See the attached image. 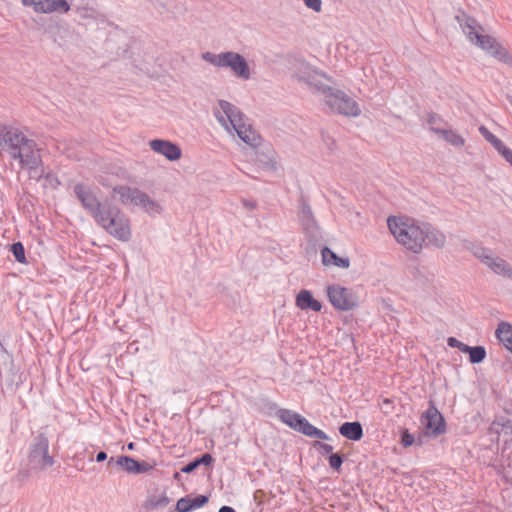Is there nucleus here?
I'll return each mask as SVG.
<instances>
[{
  "instance_id": "1",
  "label": "nucleus",
  "mask_w": 512,
  "mask_h": 512,
  "mask_svg": "<svg viewBox=\"0 0 512 512\" xmlns=\"http://www.w3.org/2000/svg\"><path fill=\"white\" fill-rule=\"evenodd\" d=\"M387 225L396 241L414 253H419L424 246L441 248L446 243V236L429 223L405 216H390Z\"/></svg>"
},
{
  "instance_id": "2",
  "label": "nucleus",
  "mask_w": 512,
  "mask_h": 512,
  "mask_svg": "<svg viewBox=\"0 0 512 512\" xmlns=\"http://www.w3.org/2000/svg\"><path fill=\"white\" fill-rule=\"evenodd\" d=\"M7 153L18 160L22 169L30 172L42 165L40 150L33 139L27 138L19 129L0 124V153Z\"/></svg>"
},
{
  "instance_id": "3",
  "label": "nucleus",
  "mask_w": 512,
  "mask_h": 512,
  "mask_svg": "<svg viewBox=\"0 0 512 512\" xmlns=\"http://www.w3.org/2000/svg\"><path fill=\"white\" fill-rule=\"evenodd\" d=\"M306 68L308 71L301 73L299 80L305 82L314 93L321 95L323 101L332 111L350 117L360 115L361 109L353 98L342 90L325 85L317 79L318 73L316 71L312 73L309 67Z\"/></svg>"
},
{
  "instance_id": "4",
  "label": "nucleus",
  "mask_w": 512,
  "mask_h": 512,
  "mask_svg": "<svg viewBox=\"0 0 512 512\" xmlns=\"http://www.w3.org/2000/svg\"><path fill=\"white\" fill-rule=\"evenodd\" d=\"M219 107L221 112H215V117L219 122L224 123L225 116L244 143L253 148H257L261 144V136L250 125L244 123V115L238 107L226 100H220Z\"/></svg>"
},
{
  "instance_id": "5",
  "label": "nucleus",
  "mask_w": 512,
  "mask_h": 512,
  "mask_svg": "<svg viewBox=\"0 0 512 512\" xmlns=\"http://www.w3.org/2000/svg\"><path fill=\"white\" fill-rule=\"evenodd\" d=\"M94 220L115 239L122 242L131 239L132 231L129 218L117 206L110 203L105 205Z\"/></svg>"
},
{
  "instance_id": "6",
  "label": "nucleus",
  "mask_w": 512,
  "mask_h": 512,
  "mask_svg": "<svg viewBox=\"0 0 512 512\" xmlns=\"http://www.w3.org/2000/svg\"><path fill=\"white\" fill-rule=\"evenodd\" d=\"M202 59L219 68H230L240 79L248 80L251 76L247 60L237 52L226 51L219 54L205 52L202 54Z\"/></svg>"
},
{
  "instance_id": "7",
  "label": "nucleus",
  "mask_w": 512,
  "mask_h": 512,
  "mask_svg": "<svg viewBox=\"0 0 512 512\" xmlns=\"http://www.w3.org/2000/svg\"><path fill=\"white\" fill-rule=\"evenodd\" d=\"M49 439L44 433H39L30 446L28 459L30 464L38 469L45 470L54 464V459L48 453Z\"/></svg>"
},
{
  "instance_id": "8",
  "label": "nucleus",
  "mask_w": 512,
  "mask_h": 512,
  "mask_svg": "<svg viewBox=\"0 0 512 512\" xmlns=\"http://www.w3.org/2000/svg\"><path fill=\"white\" fill-rule=\"evenodd\" d=\"M327 296L332 306L341 311L352 310L356 305V297L352 291L337 284L327 287Z\"/></svg>"
},
{
  "instance_id": "9",
  "label": "nucleus",
  "mask_w": 512,
  "mask_h": 512,
  "mask_svg": "<svg viewBox=\"0 0 512 512\" xmlns=\"http://www.w3.org/2000/svg\"><path fill=\"white\" fill-rule=\"evenodd\" d=\"M73 192L81 202L83 208L86 209L94 219L101 213L104 206L109 204L107 202L101 203L91 188L84 183H77L74 185Z\"/></svg>"
},
{
  "instance_id": "10",
  "label": "nucleus",
  "mask_w": 512,
  "mask_h": 512,
  "mask_svg": "<svg viewBox=\"0 0 512 512\" xmlns=\"http://www.w3.org/2000/svg\"><path fill=\"white\" fill-rule=\"evenodd\" d=\"M482 52L485 56L512 67V55L498 39L490 35H482Z\"/></svg>"
},
{
  "instance_id": "11",
  "label": "nucleus",
  "mask_w": 512,
  "mask_h": 512,
  "mask_svg": "<svg viewBox=\"0 0 512 512\" xmlns=\"http://www.w3.org/2000/svg\"><path fill=\"white\" fill-rule=\"evenodd\" d=\"M23 6L30 7L39 14H65L70 10L67 0H21Z\"/></svg>"
},
{
  "instance_id": "12",
  "label": "nucleus",
  "mask_w": 512,
  "mask_h": 512,
  "mask_svg": "<svg viewBox=\"0 0 512 512\" xmlns=\"http://www.w3.org/2000/svg\"><path fill=\"white\" fill-rule=\"evenodd\" d=\"M421 422L427 429V434L433 437L443 434L446 430L445 419L434 404H430L423 412Z\"/></svg>"
},
{
  "instance_id": "13",
  "label": "nucleus",
  "mask_w": 512,
  "mask_h": 512,
  "mask_svg": "<svg viewBox=\"0 0 512 512\" xmlns=\"http://www.w3.org/2000/svg\"><path fill=\"white\" fill-rule=\"evenodd\" d=\"M277 417L281 422L288 425L291 429L302 433L305 436H309L312 424L301 414L281 408L276 413Z\"/></svg>"
},
{
  "instance_id": "14",
  "label": "nucleus",
  "mask_w": 512,
  "mask_h": 512,
  "mask_svg": "<svg viewBox=\"0 0 512 512\" xmlns=\"http://www.w3.org/2000/svg\"><path fill=\"white\" fill-rule=\"evenodd\" d=\"M488 433L492 436V441H503L504 452L508 449V446H512V423L510 420L504 417L494 420L488 429Z\"/></svg>"
},
{
  "instance_id": "15",
  "label": "nucleus",
  "mask_w": 512,
  "mask_h": 512,
  "mask_svg": "<svg viewBox=\"0 0 512 512\" xmlns=\"http://www.w3.org/2000/svg\"><path fill=\"white\" fill-rule=\"evenodd\" d=\"M149 145L154 152L163 155L169 161H176L182 155L180 147L168 140L153 139Z\"/></svg>"
},
{
  "instance_id": "16",
  "label": "nucleus",
  "mask_w": 512,
  "mask_h": 512,
  "mask_svg": "<svg viewBox=\"0 0 512 512\" xmlns=\"http://www.w3.org/2000/svg\"><path fill=\"white\" fill-rule=\"evenodd\" d=\"M455 19L469 41L476 45H480V32L478 30L477 20L468 16L465 12H459L455 16Z\"/></svg>"
},
{
  "instance_id": "17",
  "label": "nucleus",
  "mask_w": 512,
  "mask_h": 512,
  "mask_svg": "<svg viewBox=\"0 0 512 512\" xmlns=\"http://www.w3.org/2000/svg\"><path fill=\"white\" fill-rule=\"evenodd\" d=\"M298 217L307 235L316 237L319 234V226L313 215L312 209L304 200L301 201Z\"/></svg>"
},
{
  "instance_id": "18",
  "label": "nucleus",
  "mask_w": 512,
  "mask_h": 512,
  "mask_svg": "<svg viewBox=\"0 0 512 512\" xmlns=\"http://www.w3.org/2000/svg\"><path fill=\"white\" fill-rule=\"evenodd\" d=\"M482 264L495 274L512 279V267L504 259L482 253Z\"/></svg>"
},
{
  "instance_id": "19",
  "label": "nucleus",
  "mask_w": 512,
  "mask_h": 512,
  "mask_svg": "<svg viewBox=\"0 0 512 512\" xmlns=\"http://www.w3.org/2000/svg\"><path fill=\"white\" fill-rule=\"evenodd\" d=\"M113 192L119 195V199L122 204H132L134 206H137L138 203H141V198L144 194V192L140 189L127 185L115 186L113 188Z\"/></svg>"
},
{
  "instance_id": "20",
  "label": "nucleus",
  "mask_w": 512,
  "mask_h": 512,
  "mask_svg": "<svg viewBox=\"0 0 512 512\" xmlns=\"http://www.w3.org/2000/svg\"><path fill=\"white\" fill-rule=\"evenodd\" d=\"M296 306L303 311L312 310L319 312L322 309V304L313 297L310 290L302 289L298 292L295 299Z\"/></svg>"
},
{
  "instance_id": "21",
  "label": "nucleus",
  "mask_w": 512,
  "mask_h": 512,
  "mask_svg": "<svg viewBox=\"0 0 512 512\" xmlns=\"http://www.w3.org/2000/svg\"><path fill=\"white\" fill-rule=\"evenodd\" d=\"M482 137L512 166V151L498 136L482 126Z\"/></svg>"
},
{
  "instance_id": "22",
  "label": "nucleus",
  "mask_w": 512,
  "mask_h": 512,
  "mask_svg": "<svg viewBox=\"0 0 512 512\" xmlns=\"http://www.w3.org/2000/svg\"><path fill=\"white\" fill-rule=\"evenodd\" d=\"M208 501L209 497L207 495H197L194 498L185 496L177 501L175 510L177 512H190L192 510L203 507L208 503Z\"/></svg>"
},
{
  "instance_id": "23",
  "label": "nucleus",
  "mask_w": 512,
  "mask_h": 512,
  "mask_svg": "<svg viewBox=\"0 0 512 512\" xmlns=\"http://www.w3.org/2000/svg\"><path fill=\"white\" fill-rule=\"evenodd\" d=\"M339 433L348 440L359 441L363 437V427L358 421L344 422L339 427Z\"/></svg>"
},
{
  "instance_id": "24",
  "label": "nucleus",
  "mask_w": 512,
  "mask_h": 512,
  "mask_svg": "<svg viewBox=\"0 0 512 512\" xmlns=\"http://www.w3.org/2000/svg\"><path fill=\"white\" fill-rule=\"evenodd\" d=\"M322 261L324 265H334L339 268H348L350 266V260L347 257H339L330 248L324 247L322 249Z\"/></svg>"
},
{
  "instance_id": "25",
  "label": "nucleus",
  "mask_w": 512,
  "mask_h": 512,
  "mask_svg": "<svg viewBox=\"0 0 512 512\" xmlns=\"http://www.w3.org/2000/svg\"><path fill=\"white\" fill-rule=\"evenodd\" d=\"M499 341L512 353V325L507 322H501L495 331Z\"/></svg>"
},
{
  "instance_id": "26",
  "label": "nucleus",
  "mask_w": 512,
  "mask_h": 512,
  "mask_svg": "<svg viewBox=\"0 0 512 512\" xmlns=\"http://www.w3.org/2000/svg\"><path fill=\"white\" fill-rule=\"evenodd\" d=\"M107 464H108V466L117 465L129 474H135L136 467H138L136 465L137 460H135L133 457L127 456V455L119 456V457H117L116 460L113 457H111L108 460Z\"/></svg>"
},
{
  "instance_id": "27",
  "label": "nucleus",
  "mask_w": 512,
  "mask_h": 512,
  "mask_svg": "<svg viewBox=\"0 0 512 512\" xmlns=\"http://www.w3.org/2000/svg\"><path fill=\"white\" fill-rule=\"evenodd\" d=\"M213 461H214V459L211 456V454L204 453L200 457H197V458L193 459L192 461H190L189 463H187L186 465H184L181 468V472L182 473H187V474L191 473L196 468H198L200 465L209 466V465L212 464Z\"/></svg>"
},
{
  "instance_id": "28",
  "label": "nucleus",
  "mask_w": 512,
  "mask_h": 512,
  "mask_svg": "<svg viewBox=\"0 0 512 512\" xmlns=\"http://www.w3.org/2000/svg\"><path fill=\"white\" fill-rule=\"evenodd\" d=\"M137 206L143 208L150 215L160 214L162 211L160 204L151 199L145 192L141 198V203H138Z\"/></svg>"
},
{
  "instance_id": "29",
  "label": "nucleus",
  "mask_w": 512,
  "mask_h": 512,
  "mask_svg": "<svg viewBox=\"0 0 512 512\" xmlns=\"http://www.w3.org/2000/svg\"><path fill=\"white\" fill-rule=\"evenodd\" d=\"M438 136L456 147L464 144V139L460 135L451 129H446L445 127L442 130H439Z\"/></svg>"
},
{
  "instance_id": "30",
  "label": "nucleus",
  "mask_w": 512,
  "mask_h": 512,
  "mask_svg": "<svg viewBox=\"0 0 512 512\" xmlns=\"http://www.w3.org/2000/svg\"><path fill=\"white\" fill-rule=\"evenodd\" d=\"M10 251L18 263L26 264L25 249L21 242H15L10 246Z\"/></svg>"
},
{
  "instance_id": "31",
  "label": "nucleus",
  "mask_w": 512,
  "mask_h": 512,
  "mask_svg": "<svg viewBox=\"0 0 512 512\" xmlns=\"http://www.w3.org/2000/svg\"><path fill=\"white\" fill-rule=\"evenodd\" d=\"M427 124L429 126V129L432 132L436 133L437 135L439 134V130H442L444 128L443 120L441 119L440 116H438L435 113H429L427 115Z\"/></svg>"
},
{
  "instance_id": "32",
  "label": "nucleus",
  "mask_w": 512,
  "mask_h": 512,
  "mask_svg": "<svg viewBox=\"0 0 512 512\" xmlns=\"http://www.w3.org/2000/svg\"><path fill=\"white\" fill-rule=\"evenodd\" d=\"M461 352L469 353L471 363H480V346L470 347L464 343L458 347Z\"/></svg>"
},
{
  "instance_id": "33",
  "label": "nucleus",
  "mask_w": 512,
  "mask_h": 512,
  "mask_svg": "<svg viewBox=\"0 0 512 512\" xmlns=\"http://www.w3.org/2000/svg\"><path fill=\"white\" fill-rule=\"evenodd\" d=\"M170 503V498L166 494L154 496L149 500V507L151 509L163 508Z\"/></svg>"
},
{
  "instance_id": "34",
  "label": "nucleus",
  "mask_w": 512,
  "mask_h": 512,
  "mask_svg": "<svg viewBox=\"0 0 512 512\" xmlns=\"http://www.w3.org/2000/svg\"><path fill=\"white\" fill-rule=\"evenodd\" d=\"M343 461V456L340 453H331L329 456V465L337 472L340 471Z\"/></svg>"
},
{
  "instance_id": "35",
  "label": "nucleus",
  "mask_w": 512,
  "mask_h": 512,
  "mask_svg": "<svg viewBox=\"0 0 512 512\" xmlns=\"http://www.w3.org/2000/svg\"><path fill=\"white\" fill-rule=\"evenodd\" d=\"M313 448L316 449L322 456L331 454L333 451V446L321 441H314Z\"/></svg>"
},
{
  "instance_id": "36",
  "label": "nucleus",
  "mask_w": 512,
  "mask_h": 512,
  "mask_svg": "<svg viewBox=\"0 0 512 512\" xmlns=\"http://www.w3.org/2000/svg\"><path fill=\"white\" fill-rule=\"evenodd\" d=\"M308 437L318 438L320 440H329L330 439V437L323 430L315 427L314 425H312L310 434Z\"/></svg>"
},
{
  "instance_id": "37",
  "label": "nucleus",
  "mask_w": 512,
  "mask_h": 512,
  "mask_svg": "<svg viewBox=\"0 0 512 512\" xmlns=\"http://www.w3.org/2000/svg\"><path fill=\"white\" fill-rule=\"evenodd\" d=\"M308 437L318 438L320 440H329L330 439V437L323 430L315 427L314 425H312L310 434Z\"/></svg>"
},
{
  "instance_id": "38",
  "label": "nucleus",
  "mask_w": 512,
  "mask_h": 512,
  "mask_svg": "<svg viewBox=\"0 0 512 512\" xmlns=\"http://www.w3.org/2000/svg\"><path fill=\"white\" fill-rule=\"evenodd\" d=\"M414 443V436L408 430L401 433V444L403 447H409Z\"/></svg>"
},
{
  "instance_id": "39",
  "label": "nucleus",
  "mask_w": 512,
  "mask_h": 512,
  "mask_svg": "<svg viewBox=\"0 0 512 512\" xmlns=\"http://www.w3.org/2000/svg\"><path fill=\"white\" fill-rule=\"evenodd\" d=\"M304 4L307 8L315 11L320 12L322 8V0H303Z\"/></svg>"
},
{
  "instance_id": "40",
  "label": "nucleus",
  "mask_w": 512,
  "mask_h": 512,
  "mask_svg": "<svg viewBox=\"0 0 512 512\" xmlns=\"http://www.w3.org/2000/svg\"><path fill=\"white\" fill-rule=\"evenodd\" d=\"M136 465L138 467H136L135 475L146 473L153 468L152 465H150L148 462H145V461H137Z\"/></svg>"
},
{
  "instance_id": "41",
  "label": "nucleus",
  "mask_w": 512,
  "mask_h": 512,
  "mask_svg": "<svg viewBox=\"0 0 512 512\" xmlns=\"http://www.w3.org/2000/svg\"><path fill=\"white\" fill-rule=\"evenodd\" d=\"M45 180L54 188L60 185V181L58 180L57 176L53 173H47L45 175Z\"/></svg>"
},
{
  "instance_id": "42",
  "label": "nucleus",
  "mask_w": 512,
  "mask_h": 512,
  "mask_svg": "<svg viewBox=\"0 0 512 512\" xmlns=\"http://www.w3.org/2000/svg\"><path fill=\"white\" fill-rule=\"evenodd\" d=\"M10 358L11 357L8 354L6 348L4 347L2 342L0 341V361L3 362V363H6L7 361L10 360Z\"/></svg>"
},
{
  "instance_id": "43",
  "label": "nucleus",
  "mask_w": 512,
  "mask_h": 512,
  "mask_svg": "<svg viewBox=\"0 0 512 512\" xmlns=\"http://www.w3.org/2000/svg\"><path fill=\"white\" fill-rule=\"evenodd\" d=\"M242 204L246 209L253 210L257 207V202L251 199H243Z\"/></svg>"
},
{
  "instance_id": "44",
  "label": "nucleus",
  "mask_w": 512,
  "mask_h": 512,
  "mask_svg": "<svg viewBox=\"0 0 512 512\" xmlns=\"http://www.w3.org/2000/svg\"><path fill=\"white\" fill-rule=\"evenodd\" d=\"M447 344L449 347L458 348L460 347V345H462V342L456 339L455 337H449L447 339Z\"/></svg>"
},
{
  "instance_id": "45",
  "label": "nucleus",
  "mask_w": 512,
  "mask_h": 512,
  "mask_svg": "<svg viewBox=\"0 0 512 512\" xmlns=\"http://www.w3.org/2000/svg\"><path fill=\"white\" fill-rule=\"evenodd\" d=\"M107 459V453L105 451H100L96 454V461L103 462Z\"/></svg>"
},
{
  "instance_id": "46",
  "label": "nucleus",
  "mask_w": 512,
  "mask_h": 512,
  "mask_svg": "<svg viewBox=\"0 0 512 512\" xmlns=\"http://www.w3.org/2000/svg\"><path fill=\"white\" fill-rule=\"evenodd\" d=\"M218 512H236V510L231 506H222Z\"/></svg>"
},
{
  "instance_id": "47",
  "label": "nucleus",
  "mask_w": 512,
  "mask_h": 512,
  "mask_svg": "<svg viewBox=\"0 0 512 512\" xmlns=\"http://www.w3.org/2000/svg\"><path fill=\"white\" fill-rule=\"evenodd\" d=\"M485 354H486L485 350H484V348H482V354H481L482 360L485 358Z\"/></svg>"
},
{
  "instance_id": "48",
  "label": "nucleus",
  "mask_w": 512,
  "mask_h": 512,
  "mask_svg": "<svg viewBox=\"0 0 512 512\" xmlns=\"http://www.w3.org/2000/svg\"><path fill=\"white\" fill-rule=\"evenodd\" d=\"M133 447H134V444H133V443H129V444H128V448H129V449H133Z\"/></svg>"
}]
</instances>
